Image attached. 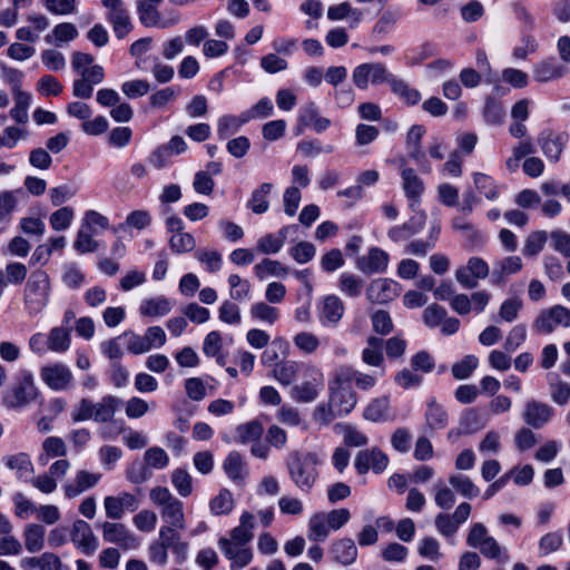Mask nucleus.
<instances>
[{
    "label": "nucleus",
    "mask_w": 570,
    "mask_h": 570,
    "mask_svg": "<svg viewBox=\"0 0 570 570\" xmlns=\"http://www.w3.org/2000/svg\"><path fill=\"white\" fill-rule=\"evenodd\" d=\"M321 463L314 452L292 451L286 460L287 473L294 485L304 493H309L318 479L317 466Z\"/></svg>",
    "instance_id": "nucleus-1"
},
{
    "label": "nucleus",
    "mask_w": 570,
    "mask_h": 570,
    "mask_svg": "<svg viewBox=\"0 0 570 570\" xmlns=\"http://www.w3.org/2000/svg\"><path fill=\"white\" fill-rule=\"evenodd\" d=\"M41 396L29 370H20L13 384L4 392L2 404L9 410H21L36 402Z\"/></svg>",
    "instance_id": "nucleus-2"
},
{
    "label": "nucleus",
    "mask_w": 570,
    "mask_h": 570,
    "mask_svg": "<svg viewBox=\"0 0 570 570\" xmlns=\"http://www.w3.org/2000/svg\"><path fill=\"white\" fill-rule=\"evenodd\" d=\"M51 293L49 274L43 269L33 271L23 289V304L26 312L33 316L41 313L48 305Z\"/></svg>",
    "instance_id": "nucleus-3"
},
{
    "label": "nucleus",
    "mask_w": 570,
    "mask_h": 570,
    "mask_svg": "<svg viewBox=\"0 0 570 570\" xmlns=\"http://www.w3.org/2000/svg\"><path fill=\"white\" fill-rule=\"evenodd\" d=\"M149 499L159 508L163 525H175L186 529L184 503L177 499L168 488L154 487L149 491Z\"/></svg>",
    "instance_id": "nucleus-4"
},
{
    "label": "nucleus",
    "mask_w": 570,
    "mask_h": 570,
    "mask_svg": "<svg viewBox=\"0 0 570 570\" xmlns=\"http://www.w3.org/2000/svg\"><path fill=\"white\" fill-rule=\"evenodd\" d=\"M330 400L327 405H321L315 410V420L330 424L340 416L350 414L357 403V396L353 389L330 387Z\"/></svg>",
    "instance_id": "nucleus-5"
},
{
    "label": "nucleus",
    "mask_w": 570,
    "mask_h": 570,
    "mask_svg": "<svg viewBox=\"0 0 570 570\" xmlns=\"http://www.w3.org/2000/svg\"><path fill=\"white\" fill-rule=\"evenodd\" d=\"M558 327H570V309L563 305H553L539 312L532 324L538 335H548Z\"/></svg>",
    "instance_id": "nucleus-6"
},
{
    "label": "nucleus",
    "mask_w": 570,
    "mask_h": 570,
    "mask_svg": "<svg viewBox=\"0 0 570 570\" xmlns=\"http://www.w3.org/2000/svg\"><path fill=\"white\" fill-rule=\"evenodd\" d=\"M396 164L401 176L402 189L410 202V208L414 210L415 207L421 204L422 196L425 191L424 180L414 168L409 166L406 158L400 157Z\"/></svg>",
    "instance_id": "nucleus-7"
},
{
    "label": "nucleus",
    "mask_w": 570,
    "mask_h": 570,
    "mask_svg": "<svg viewBox=\"0 0 570 570\" xmlns=\"http://www.w3.org/2000/svg\"><path fill=\"white\" fill-rule=\"evenodd\" d=\"M304 381L293 386L292 397L302 403L313 402L324 386L323 373L315 365L303 366Z\"/></svg>",
    "instance_id": "nucleus-8"
},
{
    "label": "nucleus",
    "mask_w": 570,
    "mask_h": 570,
    "mask_svg": "<svg viewBox=\"0 0 570 570\" xmlns=\"http://www.w3.org/2000/svg\"><path fill=\"white\" fill-rule=\"evenodd\" d=\"M39 375L45 385L57 392L68 391L75 384L71 368L61 362H52L41 366Z\"/></svg>",
    "instance_id": "nucleus-9"
},
{
    "label": "nucleus",
    "mask_w": 570,
    "mask_h": 570,
    "mask_svg": "<svg viewBox=\"0 0 570 570\" xmlns=\"http://www.w3.org/2000/svg\"><path fill=\"white\" fill-rule=\"evenodd\" d=\"M391 73L381 62H366L354 68L352 79L358 89H367L368 85L379 86L389 83Z\"/></svg>",
    "instance_id": "nucleus-10"
},
{
    "label": "nucleus",
    "mask_w": 570,
    "mask_h": 570,
    "mask_svg": "<svg viewBox=\"0 0 570 570\" xmlns=\"http://www.w3.org/2000/svg\"><path fill=\"white\" fill-rule=\"evenodd\" d=\"M100 529L105 542L116 544L122 550H136L140 546L139 538L124 523L105 521Z\"/></svg>",
    "instance_id": "nucleus-11"
},
{
    "label": "nucleus",
    "mask_w": 570,
    "mask_h": 570,
    "mask_svg": "<svg viewBox=\"0 0 570 570\" xmlns=\"http://www.w3.org/2000/svg\"><path fill=\"white\" fill-rule=\"evenodd\" d=\"M455 279L464 288L472 289L479 284V279H485L490 275L489 264L481 257L473 256L466 265L455 269Z\"/></svg>",
    "instance_id": "nucleus-12"
},
{
    "label": "nucleus",
    "mask_w": 570,
    "mask_h": 570,
    "mask_svg": "<svg viewBox=\"0 0 570 570\" xmlns=\"http://www.w3.org/2000/svg\"><path fill=\"white\" fill-rule=\"evenodd\" d=\"M107 9V20L118 39L125 38L132 29V23L122 0H101Z\"/></svg>",
    "instance_id": "nucleus-13"
},
{
    "label": "nucleus",
    "mask_w": 570,
    "mask_h": 570,
    "mask_svg": "<svg viewBox=\"0 0 570 570\" xmlns=\"http://www.w3.org/2000/svg\"><path fill=\"white\" fill-rule=\"evenodd\" d=\"M139 507V500L132 493L122 491L117 495H108L104 499L106 517L111 520H120L125 512H134Z\"/></svg>",
    "instance_id": "nucleus-14"
},
{
    "label": "nucleus",
    "mask_w": 570,
    "mask_h": 570,
    "mask_svg": "<svg viewBox=\"0 0 570 570\" xmlns=\"http://www.w3.org/2000/svg\"><path fill=\"white\" fill-rule=\"evenodd\" d=\"M70 540L86 556H92L99 547L98 539L91 527L83 520H76L72 523Z\"/></svg>",
    "instance_id": "nucleus-15"
},
{
    "label": "nucleus",
    "mask_w": 570,
    "mask_h": 570,
    "mask_svg": "<svg viewBox=\"0 0 570 570\" xmlns=\"http://www.w3.org/2000/svg\"><path fill=\"white\" fill-rule=\"evenodd\" d=\"M389 464V458L377 448L360 451L354 460V466L358 474H366L370 470L382 473Z\"/></svg>",
    "instance_id": "nucleus-16"
},
{
    "label": "nucleus",
    "mask_w": 570,
    "mask_h": 570,
    "mask_svg": "<svg viewBox=\"0 0 570 570\" xmlns=\"http://www.w3.org/2000/svg\"><path fill=\"white\" fill-rule=\"evenodd\" d=\"M180 530L183 529L175 525H161L158 532V540L171 550L178 563L186 560L188 552V543L183 541Z\"/></svg>",
    "instance_id": "nucleus-17"
},
{
    "label": "nucleus",
    "mask_w": 570,
    "mask_h": 570,
    "mask_svg": "<svg viewBox=\"0 0 570 570\" xmlns=\"http://www.w3.org/2000/svg\"><path fill=\"white\" fill-rule=\"evenodd\" d=\"M399 284L390 278H377L371 282L366 289V296L370 302L384 304L399 296Z\"/></svg>",
    "instance_id": "nucleus-18"
},
{
    "label": "nucleus",
    "mask_w": 570,
    "mask_h": 570,
    "mask_svg": "<svg viewBox=\"0 0 570 570\" xmlns=\"http://www.w3.org/2000/svg\"><path fill=\"white\" fill-rule=\"evenodd\" d=\"M523 267L521 257L505 256L493 263L491 271V283L501 285L507 282L509 276L519 273Z\"/></svg>",
    "instance_id": "nucleus-19"
},
{
    "label": "nucleus",
    "mask_w": 570,
    "mask_h": 570,
    "mask_svg": "<svg viewBox=\"0 0 570 570\" xmlns=\"http://www.w3.org/2000/svg\"><path fill=\"white\" fill-rule=\"evenodd\" d=\"M344 303L336 295H327L320 306V322L324 326H336L344 315Z\"/></svg>",
    "instance_id": "nucleus-20"
},
{
    "label": "nucleus",
    "mask_w": 570,
    "mask_h": 570,
    "mask_svg": "<svg viewBox=\"0 0 570 570\" xmlns=\"http://www.w3.org/2000/svg\"><path fill=\"white\" fill-rule=\"evenodd\" d=\"M389 264V255L379 247H372L356 261V267L364 274L383 273Z\"/></svg>",
    "instance_id": "nucleus-21"
},
{
    "label": "nucleus",
    "mask_w": 570,
    "mask_h": 570,
    "mask_svg": "<svg viewBox=\"0 0 570 570\" xmlns=\"http://www.w3.org/2000/svg\"><path fill=\"white\" fill-rule=\"evenodd\" d=\"M330 553L335 562L350 566L357 558V548L352 539L342 538L332 542Z\"/></svg>",
    "instance_id": "nucleus-22"
},
{
    "label": "nucleus",
    "mask_w": 570,
    "mask_h": 570,
    "mask_svg": "<svg viewBox=\"0 0 570 570\" xmlns=\"http://www.w3.org/2000/svg\"><path fill=\"white\" fill-rule=\"evenodd\" d=\"M553 410L544 403L531 401L527 403L523 420L534 429L542 428L552 416Z\"/></svg>",
    "instance_id": "nucleus-23"
},
{
    "label": "nucleus",
    "mask_w": 570,
    "mask_h": 570,
    "mask_svg": "<svg viewBox=\"0 0 570 570\" xmlns=\"http://www.w3.org/2000/svg\"><path fill=\"white\" fill-rule=\"evenodd\" d=\"M101 479L100 473H91L80 470L76 473L75 481L65 485V494L67 498H76L80 493L94 488Z\"/></svg>",
    "instance_id": "nucleus-24"
},
{
    "label": "nucleus",
    "mask_w": 570,
    "mask_h": 570,
    "mask_svg": "<svg viewBox=\"0 0 570 570\" xmlns=\"http://www.w3.org/2000/svg\"><path fill=\"white\" fill-rule=\"evenodd\" d=\"M567 67L554 59L543 60L534 66L533 78L538 82H549L562 78Z\"/></svg>",
    "instance_id": "nucleus-25"
},
{
    "label": "nucleus",
    "mask_w": 570,
    "mask_h": 570,
    "mask_svg": "<svg viewBox=\"0 0 570 570\" xmlns=\"http://www.w3.org/2000/svg\"><path fill=\"white\" fill-rule=\"evenodd\" d=\"M157 4L147 3V1H138L137 11L139 14L140 22L146 27H158V28H168L170 26L176 24L179 19L174 18L169 21H163L160 19L159 12L156 8Z\"/></svg>",
    "instance_id": "nucleus-26"
},
{
    "label": "nucleus",
    "mask_w": 570,
    "mask_h": 570,
    "mask_svg": "<svg viewBox=\"0 0 570 570\" xmlns=\"http://www.w3.org/2000/svg\"><path fill=\"white\" fill-rule=\"evenodd\" d=\"M122 404V401L114 395H105L97 403H94V421L98 423L111 422L116 411Z\"/></svg>",
    "instance_id": "nucleus-27"
},
{
    "label": "nucleus",
    "mask_w": 570,
    "mask_h": 570,
    "mask_svg": "<svg viewBox=\"0 0 570 570\" xmlns=\"http://www.w3.org/2000/svg\"><path fill=\"white\" fill-rule=\"evenodd\" d=\"M539 145L547 158L558 161L564 147V137L561 134L546 131L539 137Z\"/></svg>",
    "instance_id": "nucleus-28"
},
{
    "label": "nucleus",
    "mask_w": 570,
    "mask_h": 570,
    "mask_svg": "<svg viewBox=\"0 0 570 570\" xmlns=\"http://www.w3.org/2000/svg\"><path fill=\"white\" fill-rule=\"evenodd\" d=\"M391 91L407 106H415L421 100V94L417 89L412 88L405 80L395 77H391L389 82Z\"/></svg>",
    "instance_id": "nucleus-29"
},
{
    "label": "nucleus",
    "mask_w": 570,
    "mask_h": 570,
    "mask_svg": "<svg viewBox=\"0 0 570 570\" xmlns=\"http://www.w3.org/2000/svg\"><path fill=\"white\" fill-rule=\"evenodd\" d=\"M173 308V303L164 297H150L141 301L139 313L146 317H161L167 315Z\"/></svg>",
    "instance_id": "nucleus-30"
},
{
    "label": "nucleus",
    "mask_w": 570,
    "mask_h": 570,
    "mask_svg": "<svg viewBox=\"0 0 570 570\" xmlns=\"http://www.w3.org/2000/svg\"><path fill=\"white\" fill-rule=\"evenodd\" d=\"M327 18L332 21L348 19L350 27L355 28L362 21L363 12L353 8L348 2H342L328 8Z\"/></svg>",
    "instance_id": "nucleus-31"
},
{
    "label": "nucleus",
    "mask_w": 570,
    "mask_h": 570,
    "mask_svg": "<svg viewBox=\"0 0 570 570\" xmlns=\"http://www.w3.org/2000/svg\"><path fill=\"white\" fill-rule=\"evenodd\" d=\"M289 227H283L277 234H266L257 240L256 249L265 255L278 253L285 244Z\"/></svg>",
    "instance_id": "nucleus-32"
},
{
    "label": "nucleus",
    "mask_w": 570,
    "mask_h": 570,
    "mask_svg": "<svg viewBox=\"0 0 570 570\" xmlns=\"http://www.w3.org/2000/svg\"><path fill=\"white\" fill-rule=\"evenodd\" d=\"M255 527V517L245 511L239 518V525L230 531L232 541L245 546L253 539V530Z\"/></svg>",
    "instance_id": "nucleus-33"
},
{
    "label": "nucleus",
    "mask_w": 570,
    "mask_h": 570,
    "mask_svg": "<svg viewBox=\"0 0 570 570\" xmlns=\"http://www.w3.org/2000/svg\"><path fill=\"white\" fill-rule=\"evenodd\" d=\"M305 363H298L296 361H283L275 364L273 370L274 377L283 385L292 384L298 374L299 371L303 372V366H306Z\"/></svg>",
    "instance_id": "nucleus-34"
},
{
    "label": "nucleus",
    "mask_w": 570,
    "mask_h": 570,
    "mask_svg": "<svg viewBox=\"0 0 570 570\" xmlns=\"http://www.w3.org/2000/svg\"><path fill=\"white\" fill-rule=\"evenodd\" d=\"M6 466L14 470L19 479L27 481L33 473V464L29 454L20 452L13 455L3 458Z\"/></svg>",
    "instance_id": "nucleus-35"
},
{
    "label": "nucleus",
    "mask_w": 570,
    "mask_h": 570,
    "mask_svg": "<svg viewBox=\"0 0 570 570\" xmlns=\"http://www.w3.org/2000/svg\"><path fill=\"white\" fill-rule=\"evenodd\" d=\"M71 332L70 328L55 326L50 330L47 337V347L55 353H65L70 348Z\"/></svg>",
    "instance_id": "nucleus-36"
},
{
    "label": "nucleus",
    "mask_w": 570,
    "mask_h": 570,
    "mask_svg": "<svg viewBox=\"0 0 570 570\" xmlns=\"http://www.w3.org/2000/svg\"><path fill=\"white\" fill-rule=\"evenodd\" d=\"M366 343L367 346L362 351L363 363L373 367H382L384 362L383 340L376 336H368Z\"/></svg>",
    "instance_id": "nucleus-37"
},
{
    "label": "nucleus",
    "mask_w": 570,
    "mask_h": 570,
    "mask_svg": "<svg viewBox=\"0 0 570 570\" xmlns=\"http://www.w3.org/2000/svg\"><path fill=\"white\" fill-rule=\"evenodd\" d=\"M46 530L38 523H29L23 530L24 547L28 552L36 553L45 547Z\"/></svg>",
    "instance_id": "nucleus-38"
},
{
    "label": "nucleus",
    "mask_w": 570,
    "mask_h": 570,
    "mask_svg": "<svg viewBox=\"0 0 570 570\" xmlns=\"http://www.w3.org/2000/svg\"><path fill=\"white\" fill-rule=\"evenodd\" d=\"M449 484L452 487L453 491L465 499H473L480 494L479 487L465 474H451L449 476Z\"/></svg>",
    "instance_id": "nucleus-39"
},
{
    "label": "nucleus",
    "mask_w": 570,
    "mask_h": 570,
    "mask_svg": "<svg viewBox=\"0 0 570 570\" xmlns=\"http://www.w3.org/2000/svg\"><path fill=\"white\" fill-rule=\"evenodd\" d=\"M331 530L324 512H317L308 520L307 538L311 541L323 542L330 535Z\"/></svg>",
    "instance_id": "nucleus-40"
},
{
    "label": "nucleus",
    "mask_w": 570,
    "mask_h": 570,
    "mask_svg": "<svg viewBox=\"0 0 570 570\" xmlns=\"http://www.w3.org/2000/svg\"><path fill=\"white\" fill-rule=\"evenodd\" d=\"M425 422L430 430H443L448 425V413L435 400H431L428 403Z\"/></svg>",
    "instance_id": "nucleus-41"
},
{
    "label": "nucleus",
    "mask_w": 570,
    "mask_h": 570,
    "mask_svg": "<svg viewBox=\"0 0 570 570\" xmlns=\"http://www.w3.org/2000/svg\"><path fill=\"white\" fill-rule=\"evenodd\" d=\"M224 471L227 476L236 482L240 483L245 480L246 469L242 455L238 452H230L223 464Z\"/></svg>",
    "instance_id": "nucleus-42"
},
{
    "label": "nucleus",
    "mask_w": 570,
    "mask_h": 570,
    "mask_svg": "<svg viewBox=\"0 0 570 570\" xmlns=\"http://www.w3.org/2000/svg\"><path fill=\"white\" fill-rule=\"evenodd\" d=\"M248 122L244 112L239 116L226 115L217 121V136L219 139H226L229 136L236 134L243 125Z\"/></svg>",
    "instance_id": "nucleus-43"
},
{
    "label": "nucleus",
    "mask_w": 570,
    "mask_h": 570,
    "mask_svg": "<svg viewBox=\"0 0 570 570\" xmlns=\"http://www.w3.org/2000/svg\"><path fill=\"white\" fill-rule=\"evenodd\" d=\"M364 417L373 422L390 419V401L387 396H380L370 402L364 411Z\"/></svg>",
    "instance_id": "nucleus-44"
},
{
    "label": "nucleus",
    "mask_w": 570,
    "mask_h": 570,
    "mask_svg": "<svg viewBox=\"0 0 570 570\" xmlns=\"http://www.w3.org/2000/svg\"><path fill=\"white\" fill-rule=\"evenodd\" d=\"M250 317L254 321L262 322L268 325H273L279 318L278 308L271 306L266 302H257L250 306Z\"/></svg>",
    "instance_id": "nucleus-45"
},
{
    "label": "nucleus",
    "mask_w": 570,
    "mask_h": 570,
    "mask_svg": "<svg viewBox=\"0 0 570 570\" xmlns=\"http://www.w3.org/2000/svg\"><path fill=\"white\" fill-rule=\"evenodd\" d=\"M473 183L476 190L488 200H497L499 198V186L491 176L483 173H475L473 175Z\"/></svg>",
    "instance_id": "nucleus-46"
},
{
    "label": "nucleus",
    "mask_w": 570,
    "mask_h": 570,
    "mask_svg": "<svg viewBox=\"0 0 570 570\" xmlns=\"http://www.w3.org/2000/svg\"><path fill=\"white\" fill-rule=\"evenodd\" d=\"M479 550L483 557L497 560L500 563H507L510 561L507 548L500 546L497 539L492 535H490V538L479 547Z\"/></svg>",
    "instance_id": "nucleus-47"
},
{
    "label": "nucleus",
    "mask_w": 570,
    "mask_h": 570,
    "mask_svg": "<svg viewBox=\"0 0 570 570\" xmlns=\"http://www.w3.org/2000/svg\"><path fill=\"white\" fill-rule=\"evenodd\" d=\"M273 185L269 183H263L257 189L252 193L250 199L248 200V208L255 214H263L268 210L269 203L267 199Z\"/></svg>",
    "instance_id": "nucleus-48"
},
{
    "label": "nucleus",
    "mask_w": 570,
    "mask_h": 570,
    "mask_svg": "<svg viewBox=\"0 0 570 570\" xmlns=\"http://www.w3.org/2000/svg\"><path fill=\"white\" fill-rule=\"evenodd\" d=\"M228 285L230 287V299L235 302H243L250 298V283L247 279H243L237 274L228 276Z\"/></svg>",
    "instance_id": "nucleus-49"
},
{
    "label": "nucleus",
    "mask_w": 570,
    "mask_h": 570,
    "mask_svg": "<svg viewBox=\"0 0 570 570\" xmlns=\"http://www.w3.org/2000/svg\"><path fill=\"white\" fill-rule=\"evenodd\" d=\"M210 512L215 515H224L234 509L233 494L227 489H222L209 502Z\"/></svg>",
    "instance_id": "nucleus-50"
},
{
    "label": "nucleus",
    "mask_w": 570,
    "mask_h": 570,
    "mask_svg": "<svg viewBox=\"0 0 570 570\" xmlns=\"http://www.w3.org/2000/svg\"><path fill=\"white\" fill-rule=\"evenodd\" d=\"M119 338L121 340L126 350L134 355L149 352V345L145 338V335H138L132 331H127L119 335Z\"/></svg>",
    "instance_id": "nucleus-51"
},
{
    "label": "nucleus",
    "mask_w": 570,
    "mask_h": 570,
    "mask_svg": "<svg viewBox=\"0 0 570 570\" xmlns=\"http://www.w3.org/2000/svg\"><path fill=\"white\" fill-rule=\"evenodd\" d=\"M91 230L80 226L73 243V248L79 254L95 253L99 248V243L94 238Z\"/></svg>",
    "instance_id": "nucleus-52"
},
{
    "label": "nucleus",
    "mask_w": 570,
    "mask_h": 570,
    "mask_svg": "<svg viewBox=\"0 0 570 570\" xmlns=\"http://www.w3.org/2000/svg\"><path fill=\"white\" fill-rule=\"evenodd\" d=\"M78 30L73 23L61 22L55 26L52 33L45 37L46 42H68L78 37Z\"/></svg>",
    "instance_id": "nucleus-53"
},
{
    "label": "nucleus",
    "mask_w": 570,
    "mask_h": 570,
    "mask_svg": "<svg viewBox=\"0 0 570 570\" xmlns=\"http://www.w3.org/2000/svg\"><path fill=\"white\" fill-rule=\"evenodd\" d=\"M295 347L303 354H314L321 345V341L317 335L312 332H299L293 337Z\"/></svg>",
    "instance_id": "nucleus-54"
},
{
    "label": "nucleus",
    "mask_w": 570,
    "mask_h": 570,
    "mask_svg": "<svg viewBox=\"0 0 570 570\" xmlns=\"http://www.w3.org/2000/svg\"><path fill=\"white\" fill-rule=\"evenodd\" d=\"M255 274L259 279L266 276L285 277L287 275V268L283 266L278 261L269 258L263 259L254 267Z\"/></svg>",
    "instance_id": "nucleus-55"
},
{
    "label": "nucleus",
    "mask_w": 570,
    "mask_h": 570,
    "mask_svg": "<svg viewBox=\"0 0 570 570\" xmlns=\"http://www.w3.org/2000/svg\"><path fill=\"white\" fill-rule=\"evenodd\" d=\"M14 100L16 105L10 110V115L17 122L23 124L28 119V107L30 105L31 96L28 92L16 88Z\"/></svg>",
    "instance_id": "nucleus-56"
},
{
    "label": "nucleus",
    "mask_w": 570,
    "mask_h": 570,
    "mask_svg": "<svg viewBox=\"0 0 570 570\" xmlns=\"http://www.w3.org/2000/svg\"><path fill=\"white\" fill-rule=\"evenodd\" d=\"M197 261L205 266L208 273H216L222 268L223 257L218 250L215 249H198L195 253Z\"/></svg>",
    "instance_id": "nucleus-57"
},
{
    "label": "nucleus",
    "mask_w": 570,
    "mask_h": 570,
    "mask_svg": "<svg viewBox=\"0 0 570 570\" xmlns=\"http://www.w3.org/2000/svg\"><path fill=\"white\" fill-rule=\"evenodd\" d=\"M264 429L257 421L240 424L236 429L237 439L240 443L256 442L263 435Z\"/></svg>",
    "instance_id": "nucleus-58"
},
{
    "label": "nucleus",
    "mask_w": 570,
    "mask_h": 570,
    "mask_svg": "<svg viewBox=\"0 0 570 570\" xmlns=\"http://www.w3.org/2000/svg\"><path fill=\"white\" fill-rule=\"evenodd\" d=\"M357 370L350 365H342L334 372L333 380L330 382L332 389H352L351 383L354 382Z\"/></svg>",
    "instance_id": "nucleus-59"
},
{
    "label": "nucleus",
    "mask_w": 570,
    "mask_h": 570,
    "mask_svg": "<svg viewBox=\"0 0 570 570\" xmlns=\"http://www.w3.org/2000/svg\"><path fill=\"white\" fill-rule=\"evenodd\" d=\"M479 360L474 355H465L460 362L452 365L451 372L455 380L469 379L478 367Z\"/></svg>",
    "instance_id": "nucleus-60"
},
{
    "label": "nucleus",
    "mask_w": 570,
    "mask_h": 570,
    "mask_svg": "<svg viewBox=\"0 0 570 570\" xmlns=\"http://www.w3.org/2000/svg\"><path fill=\"white\" fill-rule=\"evenodd\" d=\"M417 553L431 561H439L443 558L440 542L433 537H424L417 546Z\"/></svg>",
    "instance_id": "nucleus-61"
},
{
    "label": "nucleus",
    "mask_w": 570,
    "mask_h": 570,
    "mask_svg": "<svg viewBox=\"0 0 570 570\" xmlns=\"http://www.w3.org/2000/svg\"><path fill=\"white\" fill-rule=\"evenodd\" d=\"M218 318L228 325H238L242 322L240 309L233 299L224 301L218 308Z\"/></svg>",
    "instance_id": "nucleus-62"
},
{
    "label": "nucleus",
    "mask_w": 570,
    "mask_h": 570,
    "mask_svg": "<svg viewBox=\"0 0 570 570\" xmlns=\"http://www.w3.org/2000/svg\"><path fill=\"white\" fill-rule=\"evenodd\" d=\"M75 212L71 207L65 206L53 212L49 217V223L53 230H66L71 226Z\"/></svg>",
    "instance_id": "nucleus-63"
},
{
    "label": "nucleus",
    "mask_w": 570,
    "mask_h": 570,
    "mask_svg": "<svg viewBox=\"0 0 570 570\" xmlns=\"http://www.w3.org/2000/svg\"><path fill=\"white\" fill-rule=\"evenodd\" d=\"M547 239L548 235L544 230L531 233L524 242L523 255L528 257L537 256L543 249Z\"/></svg>",
    "instance_id": "nucleus-64"
}]
</instances>
